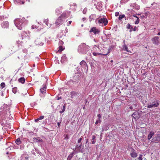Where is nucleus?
Returning a JSON list of instances; mask_svg holds the SVG:
<instances>
[{"instance_id": "8", "label": "nucleus", "mask_w": 160, "mask_h": 160, "mask_svg": "<svg viewBox=\"0 0 160 160\" xmlns=\"http://www.w3.org/2000/svg\"><path fill=\"white\" fill-rule=\"evenodd\" d=\"M159 37L158 36H156L152 39V43L155 45H158L159 43Z\"/></svg>"}, {"instance_id": "35", "label": "nucleus", "mask_w": 160, "mask_h": 160, "mask_svg": "<svg viewBox=\"0 0 160 160\" xmlns=\"http://www.w3.org/2000/svg\"><path fill=\"white\" fill-rule=\"evenodd\" d=\"M44 23H45L47 25V26H48V24H49V22H48V19H45L44 21Z\"/></svg>"}, {"instance_id": "45", "label": "nucleus", "mask_w": 160, "mask_h": 160, "mask_svg": "<svg viewBox=\"0 0 160 160\" xmlns=\"http://www.w3.org/2000/svg\"><path fill=\"white\" fill-rule=\"evenodd\" d=\"M98 117V119H100V118L101 117V116L100 114H98L97 115Z\"/></svg>"}, {"instance_id": "31", "label": "nucleus", "mask_w": 160, "mask_h": 160, "mask_svg": "<svg viewBox=\"0 0 160 160\" xmlns=\"http://www.w3.org/2000/svg\"><path fill=\"white\" fill-rule=\"evenodd\" d=\"M17 88L16 87L13 88L12 90V92L14 93H16L17 92Z\"/></svg>"}, {"instance_id": "17", "label": "nucleus", "mask_w": 160, "mask_h": 160, "mask_svg": "<svg viewBox=\"0 0 160 160\" xmlns=\"http://www.w3.org/2000/svg\"><path fill=\"white\" fill-rule=\"evenodd\" d=\"M93 55L95 56H97L98 55H106L107 54H102L100 53L99 52H95L93 51V52H92Z\"/></svg>"}, {"instance_id": "38", "label": "nucleus", "mask_w": 160, "mask_h": 160, "mask_svg": "<svg viewBox=\"0 0 160 160\" xmlns=\"http://www.w3.org/2000/svg\"><path fill=\"white\" fill-rule=\"evenodd\" d=\"M142 154H141L140 155V156H139V157H138V159L139 160H142Z\"/></svg>"}, {"instance_id": "47", "label": "nucleus", "mask_w": 160, "mask_h": 160, "mask_svg": "<svg viewBox=\"0 0 160 160\" xmlns=\"http://www.w3.org/2000/svg\"><path fill=\"white\" fill-rule=\"evenodd\" d=\"M69 137L68 136V135H67L65 138V139H68Z\"/></svg>"}, {"instance_id": "2", "label": "nucleus", "mask_w": 160, "mask_h": 160, "mask_svg": "<svg viewBox=\"0 0 160 160\" xmlns=\"http://www.w3.org/2000/svg\"><path fill=\"white\" fill-rule=\"evenodd\" d=\"M14 24L18 29L21 30L24 26V23L23 20L18 18L15 20Z\"/></svg>"}, {"instance_id": "28", "label": "nucleus", "mask_w": 160, "mask_h": 160, "mask_svg": "<svg viewBox=\"0 0 160 160\" xmlns=\"http://www.w3.org/2000/svg\"><path fill=\"white\" fill-rule=\"evenodd\" d=\"M66 105L65 104L64 105V106H63L62 110V111H60V113H61L64 112V111H65V108H66Z\"/></svg>"}, {"instance_id": "48", "label": "nucleus", "mask_w": 160, "mask_h": 160, "mask_svg": "<svg viewBox=\"0 0 160 160\" xmlns=\"http://www.w3.org/2000/svg\"><path fill=\"white\" fill-rule=\"evenodd\" d=\"M18 3L20 4H23L24 3V2L23 1H22L21 2H21H18Z\"/></svg>"}, {"instance_id": "43", "label": "nucleus", "mask_w": 160, "mask_h": 160, "mask_svg": "<svg viewBox=\"0 0 160 160\" xmlns=\"http://www.w3.org/2000/svg\"><path fill=\"white\" fill-rule=\"evenodd\" d=\"M119 13L118 12H116L115 13V15L116 16H118L119 15Z\"/></svg>"}, {"instance_id": "27", "label": "nucleus", "mask_w": 160, "mask_h": 160, "mask_svg": "<svg viewBox=\"0 0 160 160\" xmlns=\"http://www.w3.org/2000/svg\"><path fill=\"white\" fill-rule=\"evenodd\" d=\"M96 138V136L94 135H93L92 136V143L93 144H94L95 142V139Z\"/></svg>"}, {"instance_id": "46", "label": "nucleus", "mask_w": 160, "mask_h": 160, "mask_svg": "<svg viewBox=\"0 0 160 160\" xmlns=\"http://www.w3.org/2000/svg\"><path fill=\"white\" fill-rule=\"evenodd\" d=\"M71 22H72L71 21H69L67 23L68 25H70L71 24Z\"/></svg>"}, {"instance_id": "33", "label": "nucleus", "mask_w": 160, "mask_h": 160, "mask_svg": "<svg viewBox=\"0 0 160 160\" xmlns=\"http://www.w3.org/2000/svg\"><path fill=\"white\" fill-rule=\"evenodd\" d=\"M59 46H62L63 44V42L62 40H60L59 42Z\"/></svg>"}, {"instance_id": "44", "label": "nucleus", "mask_w": 160, "mask_h": 160, "mask_svg": "<svg viewBox=\"0 0 160 160\" xmlns=\"http://www.w3.org/2000/svg\"><path fill=\"white\" fill-rule=\"evenodd\" d=\"M82 139L81 138H79L78 141V143H80L82 141Z\"/></svg>"}, {"instance_id": "23", "label": "nucleus", "mask_w": 160, "mask_h": 160, "mask_svg": "<svg viewBox=\"0 0 160 160\" xmlns=\"http://www.w3.org/2000/svg\"><path fill=\"white\" fill-rule=\"evenodd\" d=\"M18 81L22 83H24L25 82V79L24 78H21L18 79Z\"/></svg>"}, {"instance_id": "57", "label": "nucleus", "mask_w": 160, "mask_h": 160, "mask_svg": "<svg viewBox=\"0 0 160 160\" xmlns=\"http://www.w3.org/2000/svg\"><path fill=\"white\" fill-rule=\"evenodd\" d=\"M88 139H87L86 143H88Z\"/></svg>"}, {"instance_id": "9", "label": "nucleus", "mask_w": 160, "mask_h": 160, "mask_svg": "<svg viewBox=\"0 0 160 160\" xmlns=\"http://www.w3.org/2000/svg\"><path fill=\"white\" fill-rule=\"evenodd\" d=\"M46 88L45 87H44V86H43V87L40 89V91L41 93L40 94V95L41 97H43V94H44L46 93Z\"/></svg>"}, {"instance_id": "32", "label": "nucleus", "mask_w": 160, "mask_h": 160, "mask_svg": "<svg viewBox=\"0 0 160 160\" xmlns=\"http://www.w3.org/2000/svg\"><path fill=\"white\" fill-rule=\"evenodd\" d=\"M129 0H121L120 1V3H126Z\"/></svg>"}, {"instance_id": "41", "label": "nucleus", "mask_w": 160, "mask_h": 160, "mask_svg": "<svg viewBox=\"0 0 160 160\" xmlns=\"http://www.w3.org/2000/svg\"><path fill=\"white\" fill-rule=\"evenodd\" d=\"M132 29H133V31H135L136 30L138 29L137 28V27L136 26L134 27V28H133Z\"/></svg>"}, {"instance_id": "58", "label": "nucleus", "mask_w": 160, "mask_h": 160, "mask_svg": "<svg viewBox=\"0 0 160 160\" xmlns=\"http://www.w3.org/2000/svg\"><path fill=\"white\" fill-rule=\"evenodd\" d=\"M110 62H113V61L112 60Z\"/></svg>"}, {"instance_id": "1", "label": "nucleus", "mask_w": 160, "mask_h": 160, "mask_svg": "<svg viewBox=\"0 0 160 160\" xmlns=\"http://www.w3.org/2000/svg\"><path fill=\"white\" fill-rule=\"evenodd\" d=\"M90 47L84 43H82L79 45L78 49V52L80 54H85L90 50Z\"/></svg>"}, {"instance_id": "55", "label": "nucleus", "mask_w": 160, "mask_h": 160, "mask_svg": "<svg viewBox=\"0 0 160 160\" xmlns=\"http://www.w3.org/2000/svg\"><path fill=\"white\" fill-rule=\"evenodd\" d=\"M59 125H60L59 123L58 122V127H59Z\"/></svg>"}, {"instance_id": "25", "label": "nucleus", "mask_w": 160, "mask_h": 160, "mask_svg": "<svg viewBox=\"0 0 160 160\" xmlns=\"http://www.w3.org/2000/svg\"><path fill=\"white\" fill-rule=\"evenodd\" d=\"M15 143L18 145H19L21 143V141L20 140L19 138H18L15 141Z\"/></svg>"}, {"instance_id": "52", "label": "nucleus", "mask_w": 160, "mask_h": 160, "mask_svg": "<svg viewBox=\"0 0 160 160\" xmlns=\"http://www.w3.org/2000/svg\"><path fill=\"white\" fill-rule=\"evenodd\" d=\"M85 19H86V18H82V20H83V21H84Z\"/></svg>"}, {"instance_id": "15", "label": "nucleus", "mask_w": 160, "mask_h": 160, "mask_svg": "<svg viewBox=\"0 0 160 160\" xmlns=\"http://www.w3.org/2000/svg\"><path fill=\"white\" fill-rule=\"evenodd\" d=\"M80 64L84 68H85L87 67V64L86 62L84 60H82L81 62H80Z\"/></svg>"}, {"instance_id": "11", "label": "nucleus", "mask_w": 160, "mask_h": 160, "mask_svg": "<svg viewBox=\"0 0 160 160\" xmlns=\"http://www.w3.org/2000/svg\"><path fill=\"white\" fill-rule=\"evenodd\" d=\"M128 16L129 17H131L132 16H133L134 17H137V16L135 15V12L132 10H131L130 12H129L128 14Z\"/></svg>"}, {"instance_id": "6", "label": "nucleus", "mask_w": 160, "mask_h": 160, "mask_svg": "<svg viewBox=\"0 0 160 160\" xmlns=\"http://www.w3.org/2000/svg\"><path fill=\"white\" fill-rule=\"evenodd\" d=\"M1 25L2 28L7 29L9 27V23L8 21H4L1 23Z\"/></svg>"}, {"instance_id": "56", "label": "nucleus", "mask_w": 160, "mask_h": 160, "mask_svg": "<svg viewBox=\"0 0 160 160\" xmlns=\"http://www.w3.org/2000/svg\"><path fill=\"white\" fill-rule=\"evenodd\" d=\"M73 5L74 6H76V4H75V3H74L73 4Z\"/></svg>"}, {"instance_id": "18", "label": "nucleus", "mask_w": 160, "mask_h": 160, "mask_svg": "<svg viewBox=\"0 0 160 160\" xmlns=\"http://www.w3.org/2000/svg\"><path fill=\"white\" fill-rule=\"evenodd\" d=\"M123 49L124 51H126L128 52H130V53H132L131 51L129 50L128 49V47L125 45H123Z\"/></svg>"}, {"instance_id": "24", "label": "nucleus", "mask_w": 160, "mask_h": 160, "mask_svg": "<svg viewBox=\"0 0 160 160\" xmlns=\"http://www.w3.org/2000/svg\"><path fill=\"white\" fill-rule=\"evenodd\" d=\"M74 153L72 152L71 153L68 157L67 160H70L72 158L73 156Z\"/></svg>"}, {"instance_id": "19", "label": "nucleus", "mask_w": 160, "mask_h": 160, "mask_svg": "<svg viewBox=\"0 0 160 160\" xmlns=\"http://www.w3.org/2000/svg\"><path fill=\"white\" fill-rule=\"evenodd\" d=\"M154 134V132H151L148 136V139L150 140L153 136Z\"/></svg>"}, {"instance_id": "61", "label": "nucleus", "mask_w": 160, "mask_h": 160, "mask_svg": "<svg viewBox=\"0 0 160 160\" xmlns=\"http://www.w3.org/2000/svg\"><path fill=\"white\" fill-rule=\"evenodd\" d=\"M83 25H82V27H83Z\"/></svg>"}, {"instance_id": "29", "label": "nucleus", "mask_w": 160, "mask_h": 160, "mask_svg": "<svg viewBox=\"0 0 160 160\" xmlns=\"http://www.w3.org/2000/svg\"><path fill=\"white\" fill-rule=\"evenodd\" d=\"M135 18H137V20L135 22V24H138L139 22L140 21V19L137 16V17H135Z\"/></svg>"}, {"instance_id": "20", "label": "nucleus", "mask_w": 160, "mask_h": 160, "mask_svg": "<svg viewBox=\"0 0 160 160\" xmlns=\"http://www.w3.org/2000/svg\"><path fill=\"white\" fill-rule=\"evenodd\" d=\"M130 155L133 158H136L137 156V153L134 152H132V153H131Z\"/></svg>"}, {"instance_id": "59", "label": "nucleus", "mask_w": 160, "mask_h": 160, "mask_svg": "<svg viewBox=\"0 0 160 160\" xmlns=\"http://www.w3.org/2000/svg\"><path fill=\"white\" fill-rule=\"evenodd\" d=\"M159 135V134H158V135H157V136H158V137Z\"/></svg>"}, {"instance_id": "34", "label": "nucleus", "mask_w": 160, "mask_h": 160, "mask_svg": "<svg viewBox=\"0 0 160 160\" xmlns=\"http://www.w3.org/2000/svg\"><path fill=\"white\" fill-rule=\"evenodd\" d=\"M76 94V92L74 91L72 92H71V98H72L73 96H75Z\"/></svg>"}, {"instance_id": "5", "label": "nucleus", "mask_w": 160, "mask_h": 160, "mask_svg": "<svg viewBox=\"0 0 160 160\" xmlns=\"http://www.w3.org/2000/svg\"><path fill=\"white\" fill-rule=\"evenodd\" d=\"M159 105V103L157 101L148 104L147 107L148 108H156Z\"/></svg>"}, {"instance_id": "22", "label": "nucleus", "mask_w": 160, "mask_h": 160, "mask_svg": "<svg viewBox=\"0 0 160 160\" xmlns=\"http://www.w3.org/2000/svg\"><path fill=\"white\" fill-rule=\"evenodd\" d=\"M58 48L59 49L58 52L60 53L63 50L65 49V48L62 46H59Z\"/></svg>"}, {"instance_id": "36", "label": "nucleus", "mask_w": 160, "mask_h": 160, "mask_svg": "<svg viewBox=\"0 0 160 160\" xmlns=\"http://www.w3.org/2000/svg\"><path fill=\"white\" fill-rule=\"evenodd\" d=\"M101 122V120L99 119H98L95 122V124H97L98 123H100Z\"/></svg>"}, {"instance_id": "40", "label": "nucleus", "mask_w": 160, "mask_h": 160, "mask_svg": "<svg viewBox=\"0 0 160 160\" xmlns=\"http://www.w3.org/2000/svg\"><path fill=\"white\" fill-rule=\"evenodd\" d=\"M44 116H41L39 118H38L39 120H42V119L44 118Z\"/></svg>"}, {"instance_id": "30", "label": "nucleus", "mask_w": 160, "mask_h": 160, "mask_svg": "<svg viewBox=\"0 0 160 160\" xmlns=\"http://www.w3.org/2000/svg\"><path fill=\"white\" fill-rule=\"evenodd\" d=\"M127 28L128 29L133 28V27L129 23H128L127 26Z\"/></svg>"}, {"instance_id": "26", "label": "nucleus", "mask_w": 160, "mask_h": 160, "mask_svg": "<svg viewBox=\"0 0 160 160\" xmlns=\"http://www.w3.org/2000/svg\"><path fill=\"white\" fill-rule=\"evenodd\" d=\"M125 17V15L124 14L121 15L119 16L118 17V19L119 20H122V19Z\"/></svg>"}, {"instance_id": "54", "label": "nucleus", "mask_w": 160, "mask_h": 160, "mask_svg": "<svg viewBox=\"0 0 160 160\" xmlns=\"http://www.w3.org/2000/svg\"><path fill=\"white\" fill-rule=\"evenodd\" d=\"M157 35H160V32H158V34H157Z\"/></svg>"}, {"instance_id": "12", "label": "nucleus", "mask_w": 160, "mask_h": 160, "mask_svg": "<svg viewBox=\"0 0 160 160\" xmlns=\"http://www.w3.org/2000/svg\"><path fill=\"white\" fill-rule=\"evenodd\" d=\"M29 34V33H27L26 32L23 31L22 33V39L24 38H25L28 37Z\"/></svg>"}, {"instance_id": "37", "label": "nucleus", "mask_w": 160, "mask_h": 160, "mask_svg": "<svg viewBox=\"0 0 160 160\" xmlns=\"http://www.w3.org/2000/svg\"><path fill=\"white\" fill-rule=\"evenodd\" d=\"M1 86L2 88H4L5 86V83L4 82H2L1 84Z\"/></svg>"}, {"instance_id": "10", "label": "nucleus", "mask_w": 160, "mask_h": 160, "mask_svg": "<svg viewBox=\"0 0 160 160\" xmlns=\"http://www.w3.org/2000/svg\"><path fill=\"white\" fill-rule=\"evenodd\" d=\"M130 7L131 8H132L135 9L136 10H138L140 8L139 6L136 3H133L131 4Z\"/></svg>"}, {"instance_id": "39", "label": "nucleus", "mask_w": 160, "mask_h": 160, "mask_svg": "<svg viewBox=\"0 0 160 160\" xmlns=\"http://www.w3.org/2000/svg\"><path fill=\"white\" fill-rule=\"evenodd\" d=\"M56 11V13H57V14H59L61 12V11L58 10V9H57Z\"/></svg>"}, {"instance_id": "60", "label": "nucleus", "mask_w": 160, "mask_h": 160, "mask_svg": "<svg viewBox=\"0 0 160 160\" xmlns=\"http://www.w3.org/2000/svg\"><path fill=\"white\" fill-rule=\"evenodd\" d=\"M28 157H26V159H28Z\"/></svg>"}, {"instance_id": "49", "label": "nucleus", "mask_w": 160, "mask_h": 160, "mask_svg": "<svg viewBox=\"0 0 160 160\" xmlns=\"http://www.w3.org/2000/svg\"><path fill=\"white\" fill-rule=\"evenodd\" d=\"M66 56H63L62 58V59L63 58L65 59L66 58Z\"/></svg>"}, {"instance_id": "21", "label": "nucleus", "mask_w": 160, "mask_h": 160, "mask_svg": "<svg viewBox=\"0 0 160 160\" xmlns=\"http://www.w3.org/2000/svg\"><path fill=\"white\" fill-rule=\"evenodd\" d=\"M96 18V15L95 14H92L89 16V20L91 21L92 20H94Z\"/></svg>"}, {"instance_id": "13", "label": "nucleus", "mask_w": 160, "mask_h": 160, "mask_svg": "<svg viewBox=\"0 0 160 160\" xmlns=\"http://www.w3.org/2000/svg\"><path fill=\"white\" fill-rule=\"evenodd\" d=\"M35 43L37 45H40L42 46L43 45V43L41 42L40 39H37L35 41Z\"/></svg>"}, {"instance_id": "50", "label": "nucleus", "mask_w": 160, "mask_h": 160, "mask_svg": "<svg viewBox=\"0 0 160 160\" xmlns=\"http://www.w3.org/2000/svg\"><path fill=\"white\" fill-rule=\"evenodd\" d=\"M133 108L132 106H130V107H129V108L131 109V110H132V109H133Z\"/></svg>"}, {"instance_id": "7", "label": "nucleus", "mask_w": 160, "mask_h": 160, "mask_svg": "<svg viewBox=\"0 0 160 160\" xmlns=\"http://www.w3.org/2000/svg\"><path fill=\"white\" fill-rule=\"evenodd\" d=\"M89 32H93L94 34L96 35L99 34L100 32V31L98 29L96 28V27H93L91 28Z\"/></svg>"}, {"instance_id": "51", "label": "nucleus", "mask_w": 160, "mask_h": 160, "mask_svg": "<svg viewBox=\"0 0 160 160\" xmlns=\"http://www.w3.org/2000/svg\"><path fill=\"white\" fill-rule=\"evenodd\" d=\"M39 119H38H38H35V122H38V121H39Z\"/></svg>"}, {"instance_id": "16", "label": "nucleus", "mask_w": 160, "mask_h": 160, "mask_svg": "<svg viewBox=\"0 0 160 160\" xmlns=\"http://www.w3.org/2000/svg\"><path fill=\"white\" fill-rule=\"evenodd\" d=\"M132 116L135 119H138L139 118V115L137 112H134L132 114Z\"/></svg>"}, {"instance_id": "42", "label": "nucleus", "mask_w": 160, "mask_h": 160, "mask_svg": "<svg viewBox=\"0 0 160 160\" xmlns=\"http://www.w3.org/2000/svg\"><path fill=\"white\" fill-rule=\"evenodd\" d=\"M87 11V9L85 8L83 11V14H85L86 13Z\"/></svg>"}, {"instance_id": "3", "label": "nucleus", "mask_w": 160, "mask_h": 160, "mask_svg": "<svg viewBox=\"0 0 160 160\" xmlns=\"http://www.w3.org/2000/svg\"><path fill=\"white\" fill-rule=\"evenodd\" d=\"M66 14L65 13H63L61 16L57 20L56 23L57 25L62 24L63 22V20L65 19Z\"/></svg>"}, {"instance_id": "4", "label": "nucleus", "mask_w": 160, "mask_h": 160, "mask_svg": "<svg viewBox=\"0 0 160 160\" xmlns=\"http://www.w3.org/2000/svg\"><path fill=\"white\" fill-rule=\"evenodd\" d=\"M99 23L101 24L102 26H106L108 23V21L106 18H101L98 20Z\"/></svg>"}, {"instance_id": "14", "label": "nucleus", "mask_w": 160, "mask_h": 160, "mask_svg": "<svg viewBox=\"0 0 160 160\" xmlns=\"http://www.w3.org/2000/svg\"><path fill=\"white\" fill-rule=\"evenodd\" d=\"M94 52H99L100 50V49L98 46L94 45L92 48Z\"/></svg>"}, {"instance_id": "53", "label": "nucleus", "mask_w": 160, "mask_h": 160, "mask_svg": "<svg viewBox=\"0 0 160 160\" xmlns=\"http://www.w3.org/2000/svg\"><path fill=\"white\" fill-rule=\"evenodd\" d=\"M132 30H133V29H130V32H131Z\"/></svg>"}]
</instances>
